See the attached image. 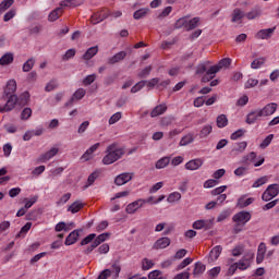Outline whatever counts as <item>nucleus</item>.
I'll return each instance as SVG.
<instances>
[{
    "label": "nucleus",
    "instance_id": "obj_1",
    "mask_svg": "<svg viewBox=\"0 0 279 279\" xmlns=\"http://www.w3.org/2000/svg\"><path fill=\"white\" fill-rule=\"evenodd\" d=\"M125 155V148L119 144H110L106 149V155L102 158V165H113L117 160H121Z\"/></svg>",
    "mask_w": 279,
    "mask_h": 279
},
{
    "label": "nucleus",
    "instance_id": "obj_2",
    "mask_svg": "<svg viewBox=\"0 0 279 279\" xmlns=\"http://www.w3.org/2000/svg\"><path fill=\"white\" fill-rule=\"evenodd\" d=\"M64 8H75V0H63L60 7L54 9L48 16L49 21H58L62 16Z\"/></svg>",
    "mask_w": 279,
    "mask_h": 279
},
{
    "label": "nucleus",
    "instance_id": "obj_3",
    "mask_svg": "<svg viewBox=\"0 0 279 279\" xmlns=\"http://www.w3.org/2000/svg\"><path fill=\"white\" fill-rule=\"evenodd\" d=\"M278 193H279V185L270 184L263 193L262 199H263V202H271V199H274V197H278Z\"/></svg>",
    "mask_w": 279,
    "mask_h": 279
},
{
    "label": "nucleus",
    "instance_id": "obj_4",
    "mask_svg": "<svg viewBox=\"0 0 279 279\" xmlns=\"http://www.w3.org/2000/svg\"><path fill=\"white\" fill-rule=\"evenodd\" d=\"M254 260V253H246L238 263V269L240 271H245L252 267V262Z\"/></svg>",
    "mask_w": 279,
    "mask_h": 279
},
{
    "label": "nucleus",
    "instance_id": "obj_5",
    "mask_svg": "<svg viewBox=\"0 0 279 279\" xmlns=\"http://www.w3.org/2000/svg\"><path fill=\"white\" fill-rule=\"evenodd\" d=\"M146 204L147 201H145V198H140L137 201L130 203L126 206L125 210L128 215H134L136 211L141 210V208H143V206H145Z\"/></svg>",
    "mask_w": 279,
    "mask_h": 279
},
{
    "label": "nucleus",
    "instance_id": "obj_6",
    "mask_svg": "<svg viewBox=\"0 0 279 279\" xmlns=\"http://www.w3.org/2000/svg\"><path fill=\"white\" fill-rule=\"evenodd\" d=\"M108 239H110V233H101L98 236H96L92 245L87 247L86 250L87 254H90L93 250H96V247H99V245H101V243H105V241H108Z\"/></svg>",
    "mask_w": 279,
    "mask_h": 279
},
{
    "label": "nucleus",
    "instance_id": "obj_7",
    "mask_svg": "<svg viewBox=\"0 0 279 279\" xmlns=\"http://www.w3.org/2000/svg\"><path fill=\"white\" fill-rule=\"evenodd\" d=\"M252 219V214L250 211H239L233 216L234 223H238L239 226H245L247 221Z\"/></svg>",
    "mask_w": 279,
    "mask_h": 279
},
{
    "label": "nucleus",
    "instance_id": "obj_8",
    "mask_svg": "<svg viewBox=\"0 0 279 279\" xmlns=\"http://www.w3.org/2000/svg\"><path fill=\"white\" fill-rule=\"evenodd\" d=\"M108 16H110V11L108 9H102L97 13H95L94 15H92L90 21L93 25H97V23H101V21H106Z\"/></svg>",
    "mask_w": 279,
    "mask_h": 279
},
{
    "label": "nucleus",
    "instance_id": "obj_9",
    "mask_svg": "<svg viewBox=\"0 0 279 279\" xmlns=\"http://www.w3.org/2000/svg\"><path fill=\"white\" fill-rule=\"evenodd\" d=\"M58 151H60L59 147H52L48 151L41 154L38 157V162H49L51 158H54V156H58Z\"/></svg>",
    "mask_w": 279,
    "mask_h": 279
},
{
    "label": "nucleus",
    "instance_id": "obj_10",
    "mask_svg": "<svg viewBox=\"0 0 279 279\" xmlns=\"http://www.w3.org/2000/svg\"><path fill=\"white\" fill-rule=\"evenodd\" d=\"M194 230H210L213 228V220L210 219H201L193 222Z\"/></svg>",
    "mask_w": 279,
    "mask_h": 279
},
{
    "label": "nucleus",
    "instance_id": "obj_11",
    "mask_svg": "<svg viewBox=\"0 0 279 279\" xmlns=\"http://www.w3.org/2000/svg\"><path fill=\"white\" fill-rule=\"evenodd\" d=\"M133 177H134L133 173L123 172V173L119 174L118 177H116L114 184H117V186H123V184H128V182H130Z\"/></svg>",
    "mask_w": 279,
    "mask_h": 279
},
{
    "label": "nucleus",
    "instance_id": "obj_12",
    "mask_svg": "<svg viewBox=\"0 0 279 279\" xmlns=\"http://www.w3.org/2000/svg\"><path fill=\"white\" fill-rule=\"evenodd\" d=\"M204 165V159L196 158L187 161L185 163V169L187 171H197V169H201V167Z\"/></svg>",
    "mask_w": 279,
    "mask_h": 279
},
{
    "label": "nucleus",
    "instance_id": "obj_13",
    "mask_svg": "<svg viewBox=\"0 0 279 279\" xmlns=\"http://www.w3.org/2000/svg\"><path fill=\"white\" fill-rule=\"evenodd\" d=\"M276 110H278V105L276 102H270L264 108L259 109V112L262 113V117H271Z\"/></svg>",
    "mask_w": 279,
    "mask_h": 279
},
{
    "label": "nucleus",
    "instance_id": "obj_14",
    "mask_svg": "<svg viewBox=\"0 0 279 279\" xmlns=\"http://www.w3.org/2000/svg\"><path fill=\"white\" fill-rule=\"evenodd\" d=\"M222 252H223V247L221 245L214 246L209 252L208 263H215V260H218Z\"/></svg>",
    "mask_w": 279,
    "mask_h": 279
},
{
    "label": "nucleus",
    "instance_id": "obj_15",
    "mask_svg": "<svg viewBox=\"0 0 279 279\" xmlns=\"http://www.w3.org/2000/svg\"><path fill=\"white\" fill-rule=\"evenodd\" d=\"M219 68L217 65H213L210 69L207 70L206 74L202 77V82H210V80H215L217 73H219Z\"/></svg>",
    "mask_w": 279,
    "mask_h": 279
},
{
    "label": "nucleus",
    "instance_id": "obj_16",
    "mask_svg": "<svg viewBox=\"0 0 279 279\" xmlns=\"http://www.w3.org/2000/svg\"><path fill=\"white\" fill-rule=\"evenodd\" d=\"M170 245H171V239L160 238L154 243L153 248L154 250H165V248L169 247Z\"/></svg>",
    "mask_w": 279,
    "mask_h": 279
},
{
    "label": "nucleus",
    "instance_id": "obj_17",
    "mask_svg": "<svg viewBox=\"0 0 279 279\" xmlns=\"http://www.w3.org/2000/svg\"><path fill=\"white\" fill-rule=\"evenodd\" d=\"M265 254H267V244H265V242H262L257 247V256H256L257 265H260V263L265 260Z\"/></svg>",
    "mask_w": 279,
    "mask_h": 279
},
{
    "label": "nucleus",
    "instance_id": "obj_18",
    "mask_svg": "<svg viewBox=\"0 0 279 279\" xmlns=\"http://www.w3.org/2000/svg\"><path fill=\"white\" fill-rule=\"evenodd\" d=\"M262 15H263V10L260 9V7H255L251 11L245 13V17L247 19V21H254L255 19H260Z\"/></svg>",
    "mask_w": 279,
    "mask_h": 279
},
{
    "label": "nucleus",
    "instance_id": "obj_19",
    "mask_svg": "<svg viewBox=\"0 0 279 279\" xmlns=\"http://www.w3.org/2000/svg\"><path fill=\"white\" fill-rule=\"evenodd\" d=\"M260 117H263V114L260 113V109H256L254 111H251L246 116V123H247V125H254V123H256V120L260 119Z\"/></svg>",
    "mask_w": 279,
    "mask_h": 279
},
{
    "label": "nucleus",
    "instance_id": "obj_20",
    "mask_svg": "<svg viewBox=\"0 0 279 279\" xmlns=\"http://www.w3.org/2000/svg\"><path fill=\"white\" fill-rule=\"evenodd\" d=\"M14 93H16V81L10 80L4 88L3 97H10L11 95H14Z\"/></svg>",
    "mask_w": 279,
    "mask_h": 279
},
{
    "label": "nucleus",
    "instance_id": "obj_21",
    "mask_svg": "<svg viewBox=\"0 0 279 279\" xmlns=\"http://www.w3.org/2000/svg\"><path fill=\"white\" fill-rule=\"evenodd\" d=\"M247 149V142H240L233 145L231 149L232 156H236L238 154H243Z\"/></svg>",
    "mask_w": 279,
    "mask_h": 279
},
{
    "label": "nucleus",
    "instance_id": "obj_22",
    "mask_svg": "<svg viewBox=\"0 0 279 279\" xmlns=\"http://www.w3.org/2000/svg\"><path fill=\"white\" fill-rule=\"evenodd\" d=\"M8 101L7 104L3 106V110L4 112H10V110H13L14 109V106H16V101H17V97L16 95H11V96H8Z\"/></svg>",
    "mask_w": 279,
    "mask_h": 279
},
{
    "label": "nucleus",
    "instance_id": "obj_23",
    "mask_svg": "<svg viewBox=\"0 0 279 279\" xmlns=\"http://www.w3.org/2000/svg\"><path fill=\"white\" fill-rule=\"evenodd\" d=\"M271 36H274V28H265L256 34V38L259 40H267L268 38H271Z\"/></svg>",
    "mask_w": 279,
    "mask_h": 279
},
{
    "label": "nucleus",
    "instance_id": "obj_24",
    "mask_svg": "<svg viewBox=\"0 0 279 279\" xmlns=\"http://www.w3.org/2000/svg\"><path fill=\"white\" fill-rule=\"evenodd\" d=\"M100 146H101L100 143L94 144L90 148H88L83 154V156L81 157V160H90V156H93V154H95V151H97V149H99Z\"/></svg>",
    "mask_w": 279,
    "mask_h": 279
},
{
    "label": "nucleus",
    "instance_id": "obj_25",
    "mask_svg": "<svg viewBox=\"0 0 279 279\" xmlns=\"http://www.w3.org/2000/svg\"><path fill=\"white\" fill-rule=\"evenodd\" d=\"M77 239H80V231L74 230L66 236L65 245H74V243H77Z\"/></svg>",
    "mask_w": 279,
    "mask_h": 279
},
{
    "label": "nucleus",
    "instance_id": "obj_26",
    "mask_svg": "<svg viewBox=\"0 0 279 279\" xmlns=\"http://www.w3.org/2000/svg\"><path fill=\"white\" fill-rule=\"evenodd\" d=\"M125 56H128L125 51H120L108 59V64H117V62H121V60H124Z\"/></svg>",
    "mask_w": 279,
    "mask_h": 279
},
{
    "label": "nucleus",
    "instance_id": "obj_27",
    "mask_svg": "<svg viewBox=\"0 0 279 279\" xmlns=\"http://www.w3.org/2000/svg\"><path fill=\"white\" fill-rule=\"evenodd\" d=\"M83 208H84V203L76 201L68 207V213H72V215H75V213H80L81 209Z\"/></svg>",
    "mask_w": 279,
    "mask_h": 279
},
{
    "label": "nucleus",
    "instance_id": "obj_28",
    "mask_svg": "<svg viewBox=\"0 0 279 279\" xmlns=\"http://www.w3.org/2000/svg\"><path fill=\"white\" fill-rule=\"evenodd\" d=\"M14 62V54L11 52H7L0 58L1 66H7V64H12Z\"/></svg>",
    "mask_w": 279,
    "mask_h": 279
},
{
    "label": "nucleus",
    "instance_id": "obj_29",
    "mask_svg": "<svg viewBox=\"0 0 279 279\" xmlns=\"http://www.w3.org/2000/svg\"><path fill=\"white\" fill-rule=\"evenodd\" d=\"M165 112H167V105H158L151 110L150 117H160V114H165Z\"/></svg>",
    "mask_w": 279,
    "mask_h": 279
},
{
    "label": "nucleus",
    "instance_id": "obj_30",
    "mask_svg": "<svg viewBox=\"0 0 279 279\" xmlns=\"http://www.w3.org/2000/svg\"><path fill=\"white\" fill-rule=\"evenodd\" d=\"M99 53V47L94 46L86 50V52L83 56L84 60H92V58H95V54Z\"/></svg>",
    "mask_w": 279,
    "mask_h": 279
},
{
    "label": "nucleus",
    "instance_id": "obj_31",
    "mask_svg": "<svg viewBox=\"0 0 279 279\" xmlns=\"http://www.w3.org/2000/svg\"><path fill=\"white\" fill-rule=\"evenodd\" d=\"M84 97H86V89L78 88L72 95L71 101H80L81 99H84Z\"/></svg>",
    "mask_w": 279,
    "mask_h": 279
},
{
    "label": "nucleus",
    "instance_id": "obj_32",
    "mask_svg": "<svg viewBox=\"0 0 279 279\" xmlns=\"http://www.w3.org/2000/svg\"><path fill=\"white\" fill-rule=\"evenodd\" d=\"M162 230H165L163 234H169L173 230V227L167 226L166 222H160L155 227V232H162Z\"/></svg>",
    "mask_w": 279,
    "mask_h": 279
},
{
    "label": "nucleus",
    "instance_id": "obj_33",
    "mask_svg": "<svg viewBox=\"0 0 279 279\" xmlns=\"http://www.w3.org/2000/svg\"><path fill=\"white\" fill-rule=\"evenodd\" d=\"M169 162H171V157H162L156 162L155 167L156 169H165L169 167Z\"/></svg>",
    "mask_w": 279,
    "mask_h": 279
},
{
    "label": "nucleus",
    "instance_id": "obj_34",
    "mask_svg": "<svg viewBox=\"0 0 279 279\" xmlns=\"http://www.w3.org/2000/svg\"><path fill=\"white\" fill-rule=\"evenodd\" d=\"M206 271V265L202 262H197L194 266L193 276H202Z\"/></svg>",
    "mask_w": 279,
    "mask_h": 279
},
{
    "label": "nucleus",
    "instance_id": "obj_35",
    "mask_svg": "<svg viewBox=\"0 0 279 279\" xmlns=\"http://www.w3.org/2000/svg\"><path fill=\"white\" fill-rule=\"evenodd\" d=\"M195 141V137H193L192 133H189L187 135L183 136L179 143L180 147H186V145H191Z\"/></svg>",
    "mask_w": 279,
    "mask_h": 279
},
{
    "label": "nucleus",
    "instance_id": "obj_36",
    "mask_svg": "<svg viewBox=\"0 0 279 279\" xmlns=\"http://www.w3.org/2000/svg\"><path fill=\"white\" fill-rule=\"evenodd\" d=\"M180 199H182L180 192H172L167 197L168 204H175V202H180Z\"/></svg>",
    "mask_w": 279,
    "mask_h": 279
},
{
    "label": "nucleus",
    "instance_id": "obj_37",
    "mask_svg": "<svg viewBox=\"0 0 279 279\" xmlns=\"http://www.w3.org/2000/svg\"><path fill=\"white\" fill-rule=\"evenodd\" d=\"M256 153L255 151H251L250 154L245 155L243 157V162L244 165H254V162H256Z\"/></svg>",
    "mask_w": 279,
    "mask_h": 279
},
{
    "label": "nucleus",
    "instance_id": "obj_38",
    "mask_svg": "<svg viewBox=\"0 0 279 279\" xmlns=\"http://www.w3.org/2000/svg\"><path fill=\"white\" fill-rule=\"evenodd\" d=\"M251 204H254V198L252 197L250 198L241 197L238 199L239 208H246V206H250Z\"/></svg>",
    "mask_w": 279,
    "mask_h": 279
},
{
    "label": "nucleus",
    "instance_id": "obj_39",
    "mask_svg": "<svg viewBox=\"0 0 279 279\" xmlns=\"http://www.w3.org/2000/svg\"><path fill=\"white\" fill-rule=\"evenodd\" d=\"M245 16V12H243L241 9L233 10L232 14V23H239L241 19Z\"/></svg>",
    "mask_w": 279,
    "mask_h": 279
},
{
    "label": "nucleus",
    "instance_id": "obj_40",
    "mask_svg": "<svg viewBox=\"0 0 279 279\" xmlns=\"http://www.w3.org/2000/svg\"><path fill=\"white\" fill-rule=\"evenodd\" d=\"M217 128H226L228 125V117L226 114H220L216 119Z\"/></svg>",
    "mask_w": 279,
    "mask_h": 279
},
{
    "label": "nucleus",
    "instance_id": "obj_41",
    "mask_svg": "<svg viewBox=\"0 0 279 279\" xmlns=\"http://www.w3.org/2000/svg\"><path fill=\"white\" fill-rule=\"evenodd\" d=\"M14 0H3L0 3V14H3V12H5V10H9V8H12Z\"/></svg>",
    "mask_w": 279,
    "mask_h": 279
},
{
    "label": "nucleus",
    "instance_id": "obj_42",
    "mask_svg": "<svg viewBox=\"0 0 279 279\" xmlns=\"http://www.w3.org/2000/svg\"><path fill=\"white\" fill-rule=\"evenodd\" d=\"M211 133H213V125L207 124L202 128L199 136L201 138H206V136H208Z\"/></svg>",
    "mask_w": 279,
    "mask_h": 279
},
{
    "label": "nucleus",
    "instance_id": "obj_43",
    "mask_svg": "<svg viewBox=\"0 0 279 279\" xmlns=\"http://www.w3.org/2000/svg\"><path fill=\"white\" fill-rule=\"evenodd\" d=\"M230 64H232V60L230 58H225L221 59L217 65L218 70L221 71V69H228V66H230Z\"/></svg>",
    "mask_w": 279,
    "mask_h": 279
},
{
    "label": "nucleus",
    "instance_id": "obj_44",
    "mask_svg": "<svg viewBox=\"0 0 279 279\" xmlns=\"http://www.w3.org/2000/svg\"><path fill=\"white\" fill-rule=\"evenodd\" d=\"M195 27H199V17H193L192 20L187 21V32L195 29Z\"/></svg>",
    "mask_w": 279,
    "mask_h": 279
},
{
    "label": "nucleus",
    "instance_id": "obj_45",
    "mask_svg": "<svg viewBox=\"0 0 279 279\" xmlns=\"http://www.w3.org/2000/svg\"><path fill=\"white\" fill-rule=\"evenodd\" d=\"M271 141H274V134H269L260 144L259 148L260 149H267L269 145H271Z\"/></svg>",
    "mask_w": 279,
    "mask_h": 279
},
{
    "label": "nucleus",
    "instance_id": "obj_46",
    "mask_svg": "<svg viewBox=\"0 0 279 279\" xmlns=\"http://www.w3.org/2000/svg\"><path fill=\"white\" fill-rule=\"evenodd\" d=\"M148 12H149V9H140L134 12L133 17L135 19V21H138L140 19H143L144 16H146Z\"/></svg>",
    "mask_w": 279,
    "mask_h": 279
},
{
    "label": "nucleus",
    "instance_id": "obj_47",
    "mask_svg": "<svg viewBox=\"0 0 279 279\" xmlns=\"http://www.w3.org/2000/svg\"><path fill=\"white\" fill-rule=\"evenodd\" d=\"M36 61L34 59H28L24 64H23V71L24 73H29L32 69H34V64Z\"/></svg>",
    "mask_w": 279,
    "mask_h": 279
},
{
    "label": "nucleus",
    "instance_id": "obj_48",
    "mask_svg": "<svg viewBox=\"0 0 279 279\" xmlns=\"http://www.w3.org/2000/svg\"><path fill=\"white\" fill-rule=\"evenodd\" d=\"M267 182H269V177H262L253 183V189H259V186L267 184Z\"/></svg>",
    "mask_w": 279,
    "mask_h": 279
},
{
    "label": "nucleus",
    "instance_id": "obj_49",
    "mask_svg": "<svg viewBox=\"0 0 279 279\" xmlns=\"http://www.w3.org/2000/svg\"><path fill=\"white\" fill-rule=\"evenodd\" d=\"M122 117H123V113L121 112L113 113L109 119V125H114V123H119Z\"/></svg>",
    "mask_w": 279,
    "mask_h": 279
},
{
    "label": "nucleus",
    "instance_id": "obj_50",
    "mask_svg": "<svg viewBox=\"0 0 279 279\" xmlns=\"http://www.w3.org/2000/svg\"><path fill=\"white\" fill-rule=\"evenodd\" d=\"M145 82V86H147V88H149V90H151V88H154L155 86H158V84H160V78L155 77L151 78L149 81H144Z\"/></svg>",
    "mask_w": 279,
    "mask_h": 279
},
{
    "label": "nucleus",
    "instance_id": "obj_51",
    "mask_svg": "<svg viewBox=\"0 0 279 279\" xmlns=\"http://www.w3.org/2000/svg\"><path fill=\"white\" fill-rule=\"evenodd\" d=\"M151 267H154V260L147 258L142 260V269H144V271H148Z\"/></svg>",
    "mask_w": 279,
    "mask_h": 279
},
{
    "label": "nucleus",
    "instance_id": "obj_52",
    "mask_svg": "<svg viewBox=\"0 0 279 279\" xmlns=\"http://www.w3.org/2000/svg\"><path fill=\"white\" fill-rule=\"evenodd\" d=\"M97 178H99V171H95L92 174H89V177L87 179L86 187L93 186V184H95V180H97Z\"/></svg>",
    "mask_w": 279,
    "mask_h": 279
},
{
    "label": "nucleus",
    "instance_id": "obj_53",
    "mask_svg": "<svg viewBox=\"0 0 279 279\" xmlns=\"http://www.w3.org/2000/svg\"><path fill=\"white\" fill-rule=\"evenodd\" d=\"M95 239H97V234L90 233L81 241V245H88V243H93Z\"/></svg>",
    "mask_w": 279,
    "mask_h": 279
},
{
    "label": "nucleus",
    "instance_id": "obj_54",
    "mask_svg": "<svg viewBox=\"0 0 279 279\" xmlns=\"http://www.w3.org/2000/svg\"><path fill=\"white\" fill-rule=\"evenodd\" d=\"M111 274H114V278H119V274H121V265L119 264V262H114L111 265Z\"/></svg>",
    "mask_w": 279,
    "mask_h": 279
},
{
    "label": "nucleus",
    "instance_id": "obj_55",
    "mask_svg": "<svg viewBox=\"0 0 279 279\" xmlns=\"http://www.w3.org/2000/svg\"><path fill=\"white\" fill-rule=\"evenodd\" d=\"M266 59L265 58H258L255 59L252 63H251V68L253 69H260V66H263V64H265Z\"/></svg>",
    "mask_w": 279,
    "mask_h": 279
},
{
    "label": "nucleus",
    "instance_id": "obj_56",
    "mask_svg": "<svg viewBox=\"0 0 279 279\" xmlns=\"http://www.w3.org/2000/svg\"><path fill=\"white\" fill-rule=\"evenodd\" d=\"M32 230V222H26L24 227L21 228L17 236H25Z\"/></svg>",
    "mask_w": 279,
    "mask_h": 279
},
{
    "label": "nucleus",
    "instance_id": "obj_57",
    "mask_svg": "<svg viewBox=\"0 0 279 279\" xmlns=\"http://www.w3.org/2000/svg\"><path fill=\"white\" fill-rule=\"evenodd\" d=\"M174 27L177 29H180L182 27H185V29H187V20L186 17H181L177 21V23L174 24Z\"/></svg>",
    "mask_w": 279,
    "mask_h": 279
},
{
    "label": "nucleus",
    "instance_id": "obj_58",
    "mask_svg": "<svg viewBox=\"0 0 279 279\" xmlns=\"http://www.w3.org/2000/svg\"><path fill=\"white\" fill-rule=\"evenodd\" d=\"M217 184H219V181L215 179H209L204 182L203 186L204 189H214V186H217Z\"/></svg>",
    "mask_w": 279,
    "mask_h": 279
},
{
    "label": "nucleus",
    "instance_id": "obj_59",
    "mask_svg": "<svg viewBox=\"0 0 279 279\" xmlns=\"http://www.w3.org/2000/svg\"><path fill=\"white\" fill-rule=\"evenodd\" d=\"M58 88V81H50L46 87L45 90L46 93H51V90H56Z\"/></svg>",
    "mask_w": 279,
    "mask_h": 279
},
{
    "label": "nucleus",
    "instance_id": "obj_60",
    "mask_svg": "<svg viewBox=\"0 0 279 279\" xmlns=\"http://www.w3.org/2000/svg\"><path fill=\"white\" fill-rule=\"evenodd\" d=\"M243 252H245V247L243 245H238L231 251V254L232 256H241Z\"/></svg>",
    "mask_w": 279,
    "mask_h": 279
},
{
    "label": "nucleus",
    "instance_id": "obj_61",
    "mask_svg": "<svg viewBox=\"0 0 279 279\" xmlns=\"http://www.w3.org/2000/svg\"><path fill=\"white\" fill-rule=\"evenodd\" d=\"M29 117H32V108H25L22 113H21V119L23 121H27V119H29Z\"/></svg>",
    "mask_w": 279,
    "mask_h": 279
},
{
    "label": "nucleus",
    "instance_id": "obj_62",
    "mask_svg": "<svg viewBox=\"0 0 279 279\" xmlns=\"http://www.w3.org/2000/svg\"><path fill=\"white\" fill-rule=\"evenodd\" d=\"M226 189H228V186L221 185V186H219V187L214 189L210 193H211V195H214V196L222 195V193H225Z\"/></svg>",
    "mask_w": 279,
    "mask_h": 279
},
{
    "label": "nucleus",
    "instance_id": "obj_63",
    "mask_svg": "<svg viewBox=\"0 0 279 279\" xmlns=\"http://www.w3.org/2000/svg\"><path fill=\"white\" fill-rule=\"evenodd\" d=\"M244 86H245V88H254L255 86H258V80L248 78Z\"/></svg>",
    "mask_w": 279,
    "mask_h": 279
},
{
    "label": "nucleus",
    "instance_id": "obj_64",
    "mask_svg": "<svg viewBox=\"0 0 279 279\" xmlns=\"http://www.w3.org/2000/svg\"><path fill=\"white\" fill-rule=\"evenodd\" d=\"M158 278H162V271L153 270L148 274V279H158Z\"/></svg>",
    "mask_w": 279,
    "mask_h": 279
}]
</instances>
